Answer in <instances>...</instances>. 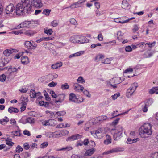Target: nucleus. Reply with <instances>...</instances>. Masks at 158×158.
Wrapping results in <instances>:
<instances>
[{"mask_svg":"<svg viewBox=\"0 0 158 158\" xmlns=\"http://www.w3.org/2000/svg\"><path fill=\"white\" fill-rule=\"evenodd\" d=\"M31 8L29 0H21L16 5L15 12L18 15H22L25 12L29 14L31 13Z\"/></svg>","mask_w":158,"mask_h":158,"instance_id":"nucleus-1","label":"nucleus"},{"mask_svg":"<svg viewBox=\"0 0 158 158\" xmlns=\"http://www.w3.org/2000/svg\"><path fill=\"white\" fill-rule=\"evenodd\" d=\"M139 134L141 138H147L153 132L152 126L149 123H146L142 125L139 129Z\"/></svg>","mask_w":158,"mask_h":158,"instance_id":"nucleus-2","label":"nucleus"},{"mask_svg":"<svg viewBox=\"0 0 158 158\" xmlns=\"http://www.w3.org/2000/svg\"><path fill=\"white\" fill-rule=\"evenodd\" d=\"M124 129L121 126H118L115 129H112L111 132L113 134L114 140H118L122 137V134Z\"/></svg>","mask_w":158,"mask_h":158,"instance_id":"nucleus-3","label":"nucleus"},{"mask_svg":"<svg viewBox=\"0 0 158 158\" xmlns=\"http://www.w3.org/2000/svg\"><path fill=\"white\" fill-rule=\"evenodd\" d=\"M29 2L30 5L31 6V13L33 10V7L36 8H39L43 6V4L41 0H31V1L29 0Z\"/></svg>","mask_w":158,"mask_h":158,"instance_id":"nucleus-4","label":"nucleus"},{"mask_svg":"<svg viewBox=\"0 0 158 158\" xmlns=\"http://www.w3.org/2000/svg\"><path fill=\"white\" fill-rule=\"evenodd\" d=\"M138 86V84L136 83H134L132 84L130 87L127 90L126 96L128 98H130L136 90Z\"/></svg>","mask_w":158,"mask_h":158,"instance_id":"nucleus-5","label":"nucleus"},{"mask_svg":"<svg viewBox=\"0 0 158 158\" xmlns=\"http://www.w3.org/2000/svg\"><path fill=\"white\" fill-rule=\"evenodd\" d=\"M34 23L33 21H25L22 23L18 25L17 27L19 28H28L32 26V25Z\"/></svg>","mask_w":158,"mask_h":158,"instance_id":"nucleus-6","label":"nucleus"},{"mask_svg":"<svg viewBox=\"0 0 158 158\" xmlns=\"http://www.w3.org/2000/svg\"><path fill=\"white\" fill-rule=\"evenodd\" d=\"M14 11L15 12V7L14 4L12 3L8 5L5 9V12L7 14H11Z\"/></svg>","mask_w":158,"mask_h":158,"instance_id":"nucleus-7","label":"nucleus"},{"mask_svg":"<svg viewBox=\"0 0 158 158\" xmlns=\"http://www.w3.org/2000/svg\"><path fill=\"white\" fill-rule=\"evenodd\" d=\"M123 149L122 148H112L106 152H104L103 154H108L110 153H112L116 152H119L123 151Z\"/></svg>","mask_w":158,"mask_h":158,"instance_id":"nucleus-8","label":"nucleus"},{"mask_svg":"<svg viewBox=\"0 0 158 158\" xmlns=\"http://www.w3.org/2000/svg\"><path fill=\"white\" fill-rule=\"evenodd\" d=\"M69 100L77 103H80L81 102L76 98L75 95L73 93H70L69 95Z\"/></svg>","mask_w":158,"mask_h":158,"instance_id":"nucleus-9","label":"nucleus"},{"mask_svg":"<svg viewBox=\"0 0 158 158\" xmlns=\"http://www.w3.org/2000/svg\"><path fill=\"white\" fill-rule=\"evenodd\" d=\"M82 138V135L78 134L73 135L71 136L68 137L66 139L67 141H72L75 140L81 139Z\"/></svg>","mask_w":158,"mask_h":158,"instance_id":"nucleus-10","label":"nucleus"},{"mask_svg":"<svg viewBox=\"0 0 158 158\" xmlns=\"http://www.w3.org/2000/svg\"><path fill=\"white\" fill-rule=\"evenodd\" d=\"M55 121V120L53 119H49L47 121L43 120L42 121V123L44 126H53L55 124V122H54Z\"/></svg>","mask_w":158,"mask_h":158,"instance_id":"nucleus-11","label":"nucleus"},{"mask_svg":"<svg viewBox=\"0 0 158 158\" xmlns=\"http://www.w3.org/2000/svg\"><path fill=\"white\" fill-rule=\"evenodd\" d=\"M17 52L18 50L15 49H7L3 52V54L6 56H8L13 52Z\"/></svg>","mask_w":158,"mask_h":158,"instance_id":"nucleus-12","label":"nucleus"},{"mask_svg":"<svg viewBox=\"0 0 158 158\" xmlns=\"http://www.w3.org/2000/svg\"><path fill=\"white\" fill-rule=\"evenodd\" d=\"M68 133V131L66 130L63 131H61V132H60L58 133H57L56 132H55L53 134V136L54 137L57 138L63 135L67 134Z\"/></svg>","mask_w":158,"mask_h":158,"instance_id":"nucleus-13","label":"nucleus"},{"mask_svg":"<svg viewBox=\"0 0 158 158\" xmlns=\"http://www.w3.org/2000/svg\"><path fill=\"white\" fill-rule=\"evenodd\" d=\"M89 40L87 39L86 37L83 36H79V39H78V43L83 44L85 43H88Z\"/></svg>","mask_w":158,"mask_h":158,"instance_id":"nucleus-14","label":"nucleus"},{"mask_svg":"<svg viewBox=\"0 0 158 158\" xmlns=\"http://www.w3.org/2000/svg\"><path fill=\"white\" fill-rule=\"evenodd\" d=\"M9 62V60L7 58H1L0 59V67H3Z\"/></svg>","mask_w":158,"mask_h":158,"instance_id":"nucleus-15","label":"nucleus"},{"mask_svg":"<svg viewBox=\"0 0 158 158\" xmlns=\"http://www.w3.org/2000/svg\"><path fill=\"white\" fill-rule=\"evenodd\" d=\"M103 129L102 128H99L95 131L97 135V138L99 139H101L102 137Z\"/></svg>","mask_w":158,"mask_h":158,"instance_id":"nucleus-16","label":"nucleus"},{"mask_svg":"<svg viewBox=\"0 0 158 158\" xmlns=\"http://www.w3.org/2000/svg\"><path fill=\"white\" fill-rule=\"evenodd\" d=\"M95 151V149L94 148H92L91 149H88L85 152V156H91L94 153Z\"/></svg>","mask_w":158,"mask_h":158,"instance_id":"nucleus-17","label":"nucleus"},{"mask_svg":"<svg viewBox=\"0 0 158 158\" xmlns=\"http://www.w3.org/2000/svg\"><path fill=\"white\" fill-rule=\"evenodd\" d=\"M130 6L127 1L122 2V7L124 9H129L130 8Z\"/></svg>","mask_w":158,"mask_h":158,"instance_id":"nucleus-18","label":"nucleus"},{"mask_svg":"<svg viewBox=\"0 0 158 158\" xmlns=\"http://www.w3.org/2000/svg\"><path fill=\"white\" fill-rule=\"evenodd\" d=\"M106 139L104 141V143L106 145H108L111 143V139L110 136L106 135Z\"/></svg>","mask_w":158,"mask_h":158,"instance_id":"nucleus-19","label":"nucleus"},{"mask_svg":"<svg viewBox=\"0 0 158 158\" xmlns=\"http://www.w3.org/2000/svg\"><path fill=\"white\" fill-rule=\"evenodd\" d=\"M21 60L22 63L24 64H26L29 62L28 58L26 56L22 57Z\"/></svg>","mask_w":158,"mask_h":158,"instance_id":"nucleus-20","label":"nucleus"},{"mask_svg":"<svg viewBox=\"0 0 158 158\" xmlns=\"http://www.w3.org/2000/svg\"><path fill=\"white\" fill-rule=\"evenodd\" d=\"M79 35H74L71 36L70 38V41L72 43H78Z\"/></svg>","mask_w":158,"mask_h":158,"instance_id":"nucleus-21","label":"nucleus"},{"mask_svg":"<svg viewBox=\"0 0 158 158\" xmlns=\"http://www.w3.org/2000/svg\"><path fill=\"white\" fill-rule=\"evenodd\" d=\"M62 65V63L61 62L57 63L52 65L51 68L52 69H56L59 68Z\"/></svg>","mask_w":158,"mask_h":158,"instance_id":"nucleus-22","label":"nucleus"},{"mask_svg":"<svg viewBox=\"0 0 158 158\" xmlns=\"http://www.w3.org/2000/svg\"><path fill=\"white\" fill-rule=\"evenodd\" d=\"M139 139L137 138L136 139H132L130 138H128L127 141V143L128 144H132L136 142L139 140Z\"/></svg>","mask_w":158,"mask_h":158,"instance_id":"nucleus-23","label":"nucleus"},{"mask_svg":"<svg viewBox=\"0 0 158 158\" xmlns=\"http://www.w3.org/2000/svg\"><path fill=\"white\" fill-rule=\"evenodd\" d=\"M8 111L10 113H17L19 111V110L17 108L12 107H10L8 108Z\"/></svg>","mask_w":158,"mask_h":158,"instance_id":"nucleus-24","label":"nucleus"},{"mask_svg":"<svg viewBox=\"0 0 158 158\" xmlns=\"http://www.w3.org/2000/svg\"><path fill=\"white\" fill-rule=\"evenodd\" d=\"M31 41H27L24 43L25 47L28 49H31Z\"/></svg>","mask_w":158,"mask_h":158,"instance_id":"nucleus-25","label":"nucleus"},{"mask_svg":"<svg viewBox=\"0 0 158 158\" xmlns=\"http://www.w3.org/2000/svg\"><path fill=\"white\" fill-rule=\"evenodd\" d=\"M83 54L82 52H78L75 53L73 54L70 55L69 56V57L70 58H72L73 57H75L80 56Z\"/></svg>","mask_w":158,"mask_h":158,"instance_id":"nucleus-26","label":"nucleus"},{"mask_svg":"<svg viewBox=\"0 0 158 158\" xmlns=\"http://www.w3.org/2000/svg\"><path fill=\"white\" fill-rule=\"evenodd\" d=\"M143 103L144 104H145L146 106L149 107L153 103V101L152 98H150Z\"/></svg>","mask_w":158,"mask_h":158,"instance_id":"nucleus-27","label":"nucleus"},{"mask_svg":"<svg viewBox=\"0 0 158 158\" xmlns=\"http://www.w3.org/2000/svg\"><path fill=\"white\" fill-rule=\"evenodd\" d=\"M73 149L72 147L71 146H67L65 147L62 148H61L58 149L57 150L58 151H68L71 150Z\"/></svg>","mask_w":158,"mask_h":158,"instance_id":"nucleus-28","label":"nucleus"},{"mask_svg":"<svg viewBox=\"0 0 158 158\" xmlns=\"http://www.w3.org/2000/svg\"><path fill=\"white\" fill-rule=\"evenodd\" d=\"M130 110V109L129 110L125 112L122 113L121 114H118V115H115L114 116V114H115L116 113H117V112H118V111L117 110H116V111H114L111 114L112 116H114L113 117H112V118H114V117H117V116H119V115H122V114L125 115V114H127L128 113V112H129V111Z\"/></svg>","mask_w":158,"mask_h":158,"instance_id":"nucleus-29","label":"nucleus"},{"mask_svg":"<svg viewBox=\"0 0 158 158\" xmlns=\"http://www.w3.org/2000/svg\"><path fill=\"white\" fill-rule=\"evenodd\" d=\"M9 121L8 118L7 117H5V118L0 119V123L2 125H4Z\"/></svg>","mask_w":158,"mask_h":158,"instance_id":"nucleus-30","label":"nucleus"},{"mask_svg":"<svg viewBox=\"0 0 158 158\" xmlns=\"http://www.w3.org/2000/svg\"><path fill=\"white\" fill-rule=\"evenodd\" d=\"M35 33L33 31H28L24 32V34L27 36H33Z\"/></svg>","mask_w":158,"mask_h":158,"instance_id":"nucleus-31","label":"nucleus"},{"mask_svg":"<svg viewBox=\"0 0 158 158\" xmlns=\"http://www.w3.org/2000/svg\"><path fill=\"white\" fill-rule=\"evenodd\" d=\"M148 107L146 105L143 103H142L141 106L142 110L143 112H146L148 111Z\"/></svg>","mask_w":158,"mask_h":158,"instance_id":"nucleus-32","label":"nucleus"},{"mask_svg":"<svg viewBox=\"0 0 158 158\" xmlns=\"http://www.w3.org/2000/svg\"><path fill=\"white\" fill-rule=\"evenodd\" d=\"M74 90L76 91L78 90H81L82 91L84 89V87L81 85H79L78 86H74Z\"/></svg>","mask_w":158,"mask_h":158,"instance_id":"nucleus-33","label":"nucleus"},{"mask_svg":"<svg viewBox=\"0 0 158 158\" xmlns=\"http://www.w3.org/2000/svg\"><path fill=\"white\" fill-rule=\"evenodd\" d=\"M85 0H80L77 2H75L77 7H81L82 6V3L85 2Z\"/></svg>","mask_w":158,"mask_h":158,"instance_id":"nucleus-34","label":"nucleus"},{"mask_svg":"<svg viewBox=\"0 0 158 158\" xmlns=\"http://www.w3.org/2000/svg\"><path fill=\"white\" fill-rule=\"evenodd\" d=\"M44 32L46 34L48 35H51L53 32V31L52 29H44Z\"/></svg>","mask_w":158,"mask_h":158,"instance_id":"nucleus-35","label":"nucleus"},{"mask_svg":"<svg viewBox=\"0 0 158 158\" xmlns=\"http://www.w3.org/2000/svg\"><path fill=\"white\" fill-rule=\"evenodd\" d=\"M8 72L11 73L12 72L14 73L17 72L18 70V69L15 67H13L12 66H10L8 68Z\"/></svg>","mask_w":158,"mask_h":158,"instance_id":"nucleus-36","label":"nucleus"},{"mask_svg":"<svg viewBox=\"0 0 158 158\" xmlns=\"http://www.w3.org/2000/svg\"><path fill=\"white\" fill-rule=\"evenodd\" d=\"M28 99L27 97H25L23 96H22L20 99V101H21V103L23 104V102H25L27 103V102L28 101Z\"/></svg>","mask_w":158,"mask_h":158,"instance_id":"nucleus-37","label":"nucleus"},{"mask_svg":"<svg viewBox=\"0 0 158 158\" xmlns=\"http://www.w3.org/2000/svg\"><path fill=\"white\" fill-rule=\"evenodd\" d=\"M51 11V10L46 9L43 10L42 14L45 15L46 16H49Z\"/></svg>","mask_w":158,"mask_h":158,"instance_id":"nucleus-38","label":"nucleus"},{"mask_svg":"<svg viewBox=\"0 0 158 158\" xmlns=\"http://www.w3.org/2000/svg\"><path fill=\"white\" fill-rule=\"evenodd\" d=\"M158 90V87H155L152 88L151 89H150L149 91V93L150 94H152L155 93L156 91Z\"/></svg>","mask_w":158,"mask_h":158,"instance_id":"nucleus-39","label":"nucleus"},{"mask_svg":"<svg viewBox=\"0 0 158 158\" xmlns=\"http://www.w3.org/2000/svg\"><path fill=\"white\" fill-rule=\"evenodd\" d=\"M69 86L67 83H65L64 84H62L61 85V89L62 90H66L69 88Z\"/></svg>","mask_w":158,"mask_h":158,"instance_id":"nucleus-40","label":"nucleus"},{"mask_svg":"<svg viewBox=\"0 0 158 158\" xmlns=\"http://www.w3.org/2000/svg\"><path fill=\"white\" fill-rule=\"evenodd\" d=\"M36 94L34 89H32L30 93V96L31 98H34L36 97Z\"/></svg>","mask_w":158,"mask_h":158,"instance_id":"nucleus-41","label":"nucleus"},{"mask_svg":"<svg viewBox=\"0 0 158 158\" xmlns=\"http://www.w3.org/2000/svg\"><path fill=\"white\" fill-rule=\"evenodd\" d=\"M77 82L81 84H84L85 82V80L81 76H79L77 80Z\"/></svg>","mask_w":158,"mask_h":158,"instance_id":"nucleus-42","label":"nucleus"},{"mask_svg":"<svg viewBox=\"0 0 158 158\" xmlns=\"http://www.w3.org/2000/svg\"><path fill=\"white\" fill-rule=\"evenodd\" d=\"M11 140V139H10V140L6 139V144L8 145L11 146H12L14 144V143L13 142H12Z\"/></svg>","mask_w":158,"mask_h":158,"instance_id":"nucleus-43","label":"nucleus"},{"mask_svg":"<svg viewBox=\"0 0 158 158\" xmlns=\"http://www.w3.org/2000/svg\"><path fill=\"white\" fill-rule=\"evenodd\" d=\"M66 114V112L65 111H58L56 112V115L58 116H63Z\"/></svg>","mask_w":158,"mask_h":158,"instance_id":"nucleus-44","label":"nucleus"},{"mask_svg":"<svg viewBox=\"0 0 158 158\" xmlns=\"http://www.w3.org/2000/svg\"><path fill=\"white\" fill-rule=\"evenodd\" d=\"M24 52H20L14 56V59H19L20 57L23 54Z\"/></svg>","mask_w":158,"mask_h":158,"instance_id":"nucleus-45","label":"nucleus"},{"mask_svg":"<svg viewBox=\"0 0 158 158\" xmlns=\"http://www.w3.org/2000/svg\"><path fill=\"white\" fill-rule=\"evenodd\" d=\"M26 119L27 123H29L31 124L34 123V120L33 118L32 117H29Z\"/></svg>","mask_w":158,"mask_h":158,"instance_id":"nucleus-46","label":"nucleus"},{"mask_svg":"<svg viewBox=\"0 0 158 158\" xmlns=\"http://www.w3.org/2000/svg\"><path fill=\"white\" fill-rule=\"evenodd\" d=\"M21 134L19 131H15L14 132V133L11 134V137H14L15 136H19L21 135Z\"/></svg>","mask_w":158,"mask_h":158,"instance_id":"nucleus-47","label":"nucleus"},{"mask_svg":"<svg viewBox=\"0 0 158 158\" xmlns=\"http://www.w3.org/2000/svg\"><path fill=\"white\" fill-rule=\"evenodd\" d=\"M23 104H22V106L20 108L21 109V111L22 112L24 111L26 109V105H27V103L25 102H23Z\"/></svg>","mask_w":158,"mask_h":158,"instance_id":"nucleus-48","label":"nucleus"},{"mask_svg":"<svg viewBox=\"0 0 158 158\" xmlns=\"http://www.w3.org/2000/svg\"><path fill=\"white\" fill-rule=\"evenodd\" d=\"M50 114L49 117L50 118H56V112H51Z\"/></svg>","mask_w":158,"mask_h":158,"instance_id":"nucleus-49","label":"nucleus"},{"mask_svg":"<svg viewBox=\"0 0 158 158\" xmlns=\"http://www.w3.org/2000/svg\"><path fill=\"white\" fill-rule=\"evenodd\" d=\"M126 18V17H119L115 18L114 19V21L117 23H120L121 22L120 20H122V19H123Z\"/></svg>","mask_w":158,"mask_h":158,"instance_id":"nucleus-50","label":"nucleus"},{"mask_svg":"<svg viewBox=\"0 0 158 158\" xmlns=\"http://www.w3.org/2000/svg\"><path fill=\"white\" fill-rule=\"evenodd\" d=\"M83 92L84 94L86 95L87 97L90 98L91 97V94L89 93V92L87 90L84 89L83 90V91H82Z\"/></svg>","mask_w":158,"mask_h":158,"instance_id":"nucleus-51","label":"nucleus"},{"mask_svg":"<svg viewBox=\"0 0 158 158\" xmlns=\"http://www.w3.org/2000/svg\"><path fill=\"white\" fill-rule=\"evenodd\" d=\"M135 18L134 17H131L130 18L128 19L125 20H123L122 19H122V20H120L121 22H120V23H121L122 24H124L125 23H127L130 20H132L133 19H134Z\"/></svg>","mask_w":158,"mask_h":158,"instance_id":"nucleus-52","label":"nucleus"},{"mask_svg":"<svg viewBox=\"0 0 158 158\" xmlns=\"http://www.w3.org/2000/svg\"><path fill=\"white\" fill-rule=\"evenodd\" d=\"M23 150V148L19 145H18L16 148V151L17 153H20Z\"/></svg>","mask_w":158,"mask_h":158,"instance_id":"nucleus-53","label":"nucleus"},{"mask_svg":"<svg viewBox=\"0 0 158 158\" xmlns=\"http://www.w3.org/2000/svg\"><path fill=\"white\" fill-rule=\"evenodd\" d=\"M111 60V58H107L105 60L104 62H102V63L106 64H109L110 63Z\"/></svg>","mask_w":158,"mask_h":158,"instance_id":"nucleus-54","label":"nucleus"},{"mask_svg":"<svg viewBox=\"0 0 158 158\" xmlns=\"http://www.w3.org/2000/svg\"><path fill=\"white\" fill-rule=\"evenodd\" d=\"M139 29V27L137 25H135L133 26V28L132 29L133 32H135Z\"/></svg>","mask_w":158,"mask_h":158,"instance_id":"nucleus-55","label":"nucleus"},{"mask_svg":"<svg viewBox=\"0 0 158 158\" xmlns=\"http://www.w3.org/2000/svg\"><path fill=\"white\" fill-rule=\"evenodd\" d=\"M156 42L154 41L152 43H146L145 44V45H147L148 46V47L150 48H152V47H153L155 44Z\"/></svg>","mask_w":158,"mask_h":158,"instance_id":"nucleus-56","label":"nucleus"},{"mask_svg":"<svg viewBox=\"0 0 158 158\" xmlns=\"http://www.w3.org/2000/svg\"><path fill=\"white\" fill-rule=\"evenodd\" d=\"M48 145V142H44L41 144L40 148H44L47 147Z\"/></svg>","mask_w":158,"mask_h":158,"instance_id":"nucleus-57","label":"nucleus"},{"mask_svg":"<svg viewBox=\"0 0 158 158\" xmlns=\"http://www.w3.org/2000/svg\"><path fill=\"white\" fill-rule=\"evenodd\" d=\"M151 158H158V152H155L151 154Z\"/></svg>","mask_w":158,"mask_h":158,"instance_id":"nucleus-58","label":"nucleus"},{"mask_svg":"<svg viewBox=\"0 0 158 158\" xmlns=\"http://www.w3.org/2000/svg\"><path fill=\"white\" fill-rule=\"evenodd\" d=\"M6 79V76L3 74L0 76V81L2 82L4 81Z\"/></svg>","mask_w":158,"mask_h":158,"instance_id":"nucleus-59","label":"nucleus"},{"mask_svg":"<svg viewBox=\"0 0 158 158\" xmlns=\"http://www.w3.org/2000/svg\"><path fill=\"white\" fill-rule=\"evenodd\" d=\"M31 49H34L37 46V44L33 41H31Z\"/></svg>","mask_w":158,"mask_h":158,"instance_id":"nucleus-60","label":"nucleus"},{"mask_svg":"<svg viewBox=\"0 0 158 158\" xmlns=\"http://www.w3.org/2000/svg\"><path fill=\"white\" fill-rule=\"evenodd\" d=\"M38 99H41L43 98V97L41 95V94L40 92H38L36 94V97Z\"/></svg>","mask_w":158,"mask_h":158,"instance_id":"nucleus-61","label":"nucleus"},{"mask_svg":"<svg viewBox=\"0 0 158 158\" xmlns=\"http://www.w3.org/2000/svg\"><path fill=\"white\" fill-rule=\"evenodd\" d=\"M23 148L25 150H27L30 148V146L28 143H25L23 144Z\"/></svg>","mask_w":158,"mask_h":158,"instance_id":"nucleus-62","label":"nucleus"},{"mask_svg":"<svg viewBox=\"0 0 158 158\" xmlns=\"http://www.w3.org/2000/svg\"><path fill=\"white\" fill-rule=\"evenodd\" d=\"M99 120L100 121H103L107 119V116H102L100 117H99Z\"/></svg>","mask_w":158,"mask_h":158,"instance_id":"nucleus-63","label":"nucleus"},{"mask_svg":"<svg viewBox=\"0 0 158 158\" xmlns=\"http://www.w3.org/2000/svg\"><path fill=\"white\" fill-rule=\"evenodd\" d=\"M132 48L130 46H127L125 48V50L127 52H130L132 51Z\"/></svg>","mask_w":158,"mask_h":158,"instance_id":"nucleus-64","label":"nucleus"}]
</instances>
